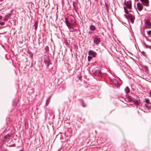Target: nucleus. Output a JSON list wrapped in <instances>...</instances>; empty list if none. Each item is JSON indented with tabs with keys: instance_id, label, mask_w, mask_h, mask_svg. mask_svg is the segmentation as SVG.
Here are the masks:
<instances>
[{
	"instance_id": "1",
	"label": "nucleus",
	"mask_w": 151,
	"mask_h": 151,
	"mask_svg": "<svg viewBox=\"0 0 151 151\" xmlns=\"http://www.w3.org/2000/svg\"><path fill=\"white\" fill-rule=\"evenodd\" d=\"M126 6L124 7V11L127 14V16H125L126 17L130 20L132 23H133L134 19V17L132 14H129V12H131V9L132 8V2L131 1H128L125 3Z\"/></svg>"
},
{
	"instance_id": "2",
	"label": "nucleus",
	"mask_w": 151,
	"mask_h": 151,
	"mask_svg": "<svg viewBox=\"0 0 151 151\" xmlns=\"http://www.w3.org/2000/svg\"><path fill=\"white\" fill-rule=\"evenodd\" d=\"M128 101H130L134 103L136 105H138L140 102L139 101L136 100H132L130 98H129L127 99Z\"/></svg>"
},
{
	"instance_id": "3",
	"label": "nucleus",
	"mask_w": 151,
	"mask_h": 151,
	"mask_svg": "<svg viewBox=\"0 0 151 151\" xmlns=\"http://www.w3.org/2000/svg\"><path fill=\"white\" fill-rule=\"evenodd\" d=\"M70 23L73 27L76 24L75 19L74 17L73 16H70Z\"/></svg>"
},
{
	"instance_id": "4",
	"label": "nucleus",
	"mask_w": 151,
	"mask_h": 151,
	"mask_svg": "<svg viewBox=\"0 0 151 151\" xmlns=\"http://www.w3.org/2000/svg\"><path fill=\"white\" fill-rule=\"evenodd\" d=\"M140 1L143 5L146 6H149L148 0H140Z\"/></svg>"
},
{
	"instance_id": "5",
	"label": "nucleus",
	"mask_w": 151,
	"mask_h": 151,
	"mask_svg": "<svg viewBox=\"0 0 151 151\" xmlns=\"http://www.w3.org/2000/svg\"><path fill=\"white\" fill-rule=\"evenodd\" d=\"M137 7L138 10L140 11L142 9L143 6L141 3H138L137 4Z\"/></svg>"
},
{
	"instance_id": "6",
	"label": "nucleus",
	"mask_w": 151,
	"mask_h": 151,
	"mask_svg": "<svg viewBox=\"0 0 151 151\" xmlns=\"http://www.w3.org/2000/svg\"><path fill=\"white\" fill-rule=\"evenodd\" d=\"M65 23L68 28L71 27H73L71 23L68 21L67 18H65Z\"/></svg>"
},
{
	"instance_id": "7",
	"label": "nucleus",
	"mask_w": 151,
	"mask_h": 151,
	"mask_svg": "<svg viewBox=\"0 0 151 151\" xmlns=\"http://www.w3.org/2000/svg\"><path fill=\"white\" fill-rule=\"evenodd\" d=\"M89 54L92 55L93 57H95L96 55V53L91 50L89 51Z\"/></svg>"
},
{
	"instance_id": "8",
	"label": "nucleus",
	"mask_w": 151,
	"mask_h": 151,
	"mask_svg": "<svg viewBox=\"0 0 151 151\" xmlns=\"http://www.w3.org/2000/svg\"><path fill=\"white\" fill-rule=\"evenodd\" d=\"M146 27L148 28H150L151 27V24L150 21L149 20H147L146 21Z\"/></svg>"
},
{
	"instance_id": "9",
	"label": "nucleus",
	"mask_w": 151,
	"mask_h": 151,
	"mask_svg": "<svg viewBox=\"0 0 151 151\" xmlns=\"http://www.w3.org/2000/svg\"><path fill=\"white\" fill-rule=\"evenodd\" d=\"M95 74L96 75H97L98 76H101V70H96L94 72Z\"/></svg>"
},
{
	"instance_id": "10",
	"label": "nucleus",
	"mask_w": 151,
	"mask_h": 151,
	"mask_svg": "<svg viewBox=\"0 0 151 151\" xmlns=\"http://www.w3.org/2000/svg\"><path fill=\"white\" fill-rule=\"evenodd\" d=\"M11 15L10 14H9L5 16L4 19V21H7L11 17Z\"/></svg>"
},
{
	"instance_id": "11",
	"label": "nucleus",
	"mask_w": 151,
	"mask_h": 151,
	"mask_svg": "<svg viewBox=\"0 0 151 151\" xmlns=\"http://www.w3.org/2000/svg\"><path fill=\"white\" fill-rule=\"evenodd\" d=\"M100 42V40L99 39L95 38L94 39V43L96 44H98Z\"/></svg>"
},
{
	"instance_id": "12",
	"label": "nucleus",
	"mask_w": 151,
	"mask_h": 151,
	"mask_svg": "<svg viewBox=\"0 0 151 151\" xmlns=\"http://www.w3.org/2000/svg\"><path fill=\"white\" fill-rule=\"evenodd\" d=\"M125 91L126 93L127 94L128 93L130 92V90L128 87H127L125 88Z\"/></svg>"
},
{
	"instance_id": "13",
	"label": "nucleus",
	"mask_w": 151,
	"mask_h": 151,
	"mask_svg": "<svg viewBox=\"0 0 151 151\" xmlns=\"http://www.w3.org/2000/svg\"><path fill=\"white\" fill-rule=\"evenodd\" d=\"M90 28L92 30H94L96 29L95 26L93 25H91L90 27Z\"/></svg>"
},
{
	"instance_id": "14",
	"label": "nucleus",
	"mask_w": 151,
	"mask_h": 151,
	"mask_svg": "<svg viewBox=\"0 0 151 151\" xmlns=\"http://www.w3.org/2000/svg\"><path fill=\"white\" fill-rule=\"evenodd\" d=\"M73 27H71L69 28V30L70 31H75L76 30V29L73 28Z\"/></svg>"
},
{
	"instance_id": "15",
	"label": "nucleus",
	"mask_w": 151,
	"mask_h": 151,
	"mask_svg": "<svg viewBox=\"0 0 151 151\" xmlns=\"http://www.w3.org/2000/svg\"><path fill=\"white\" fill-rule=\"evenodd\" d=\"M145 101L147 104H150L149 100L148 99H145Z\"/></svg>"
},
{
	"instance_id": "16",
	"label": "nucleus",
	"mask_w": 151,
	"mask_h": 151,
	"mask_svg": "<svg viewBox=\"0 0 151 151\" xmlns=\"http://www.w3.org/2000/svg\"><path fill=\"white\" fill-rule=\"evenodd\" d=\"M92 59V58L91 56H89L88 57V60L89 61H90V60H91V59Z\"/></svg>"
},
{
	"instance_id": "17",
	"label": "nucleus",
	"mask_w": 151,
	"mask_h": 151,
	"mask_svg": "<svg viewBox=\"0 0 151 151\" xmlns=\"http://www.w3.org/2000/svg\"><path fill=\"white\" fill-rule=\"evenodd\" d=\"M0 24L1 25H4L5 23L4 22H1Z\"/></svg>"
},
{
	"instance_id": "18",
	"label": "nucleus",
	"mask_w": 151,
	"mask_h": 151,
	"mask_svg": "<svg viewBox=\"0 0 151 151\" xmlns=\"http://www.w3.org/2000/svg\"><path fill=\"white\" fill-rule=\"evenodd\" d=\"M147 34H148L149 35H151V33H149V32H147Z\"/></svg>"
},
{
	"instance_id": "19",
	"label": "nucleus",
	"mask_w": 151,
	"mask_h": 151,
	"mask_svg": "<svg viewBox=\"0 0 151 151\" xmlns=\"http://www.w3.org/2000/svg\"><path fill=\"white\" fill-rule=\"evenodd\" d=\"M150 95V96H151V91H150V92L149 93Z\"/></svg>"
},
{
	"instance_id": "20",
	"label": "nucleus",
	"mask_w": 151,
	"mask_h": 151,
	"mask_svg": "<svg viewBox=\"0 0 151 151\" xmlns=\"http://www.w3.org/2000/svg\"><path fill=\"white\" fill-rule=\"evenodd\" d=\"M145 106H146L147 108H149V106H148L147 105H145Z\"/></svg>"
},
{
	"instance_id": "21",
	"label": "nucleus",
	"mask_w": 151,
	"mask_h": 151,
	"mask_svg": "<svg viewBox=\"0 0 151 151\" xmlns=\"http://www.w3.org/2000/svg\"><path fill=\"white\" fill-rule=\"evenodd\" d=\"M148 32H149V33H151V30L149 31Z\"/></svg>"
},
{
	"instance_id": "22",
	"label": "nucleus",
	"mask_w": 151,
	"mask_h": 151,
	"mask_svg": "<svg viewBox=\"0 0 151 151\" xmlns=\"http://www.w3.org/2000/svg\"><path fill=\"white\" fill-rule=\"evenodd\" d=\"M49 101H48V102H47V103L48 104V103H49Z\"/></svg>"
},
{
	"instance_id": "23",
	"label": "nucleus",
	"mask_w": 151,
	"mask_h": 151,
	"mask_svg": "<svg viewBox=\"0 0 151 151\" xmlns=\"http://www.w3.org/2000/svg\"><path fill=\"white\" fill-rule=\"evenodd\" d=\"M1 16H0V18L1 19Z\"/></svg>"
}]
</instances>
